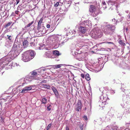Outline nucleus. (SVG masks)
Here are the masks:
<instances>
[{"mask_svg": "<svg viewBox=\"0 0 130 130\" xmlns=\"http://www.w3.org/2000/svg\"><path fill=\"white\" fill-rule=\"evenodd\" d=\"M22 51L21 46L14 44L11 50L8 53V56L13 59L17 57Z\"/></svg>", "mask_w": 130, "mask_h": 130, "instance_id": "obj_1", "label": "nucleus"}, {"mask_svg": "<svg viewBox=\"0 0 130 130\" xmlns=\"http://www.w3.org/2000/svg\"><path fill=\"white\" fill-rule=\"evenodd\" d=\"M35 55V52L32 50L27 51L22 55V59L25 62L28 61L32 59Z\"/></svg>", "mask_w": 130, "mask_h": 130, "instance_id": "obj_2", "label": "nucleus"}, {"mask_svg": "<svg viewBox=\"0 0 130 130\" xmlns=\"http://www.w3.org/2000/svg\"><path fill=\"white\" fill-rule=\"evenodd\" d=\"M115 28V26L114 25L108 24L106 25L102 30L106 35H111L114 32Z\"/></svg>", "mask_w": 130, "mask_h": 130, "instance_id": "obj_3", "label": "nucleus"}, {"mask_svg": "<svg viewBox=\"0 0 130 130\" xmlns=\"http://www.w3.org/2000/svg\"><path fill=\"white\" fill-rule=\"evenodd\" d=\"M90 34L91 36L95 38H100L103 35L101 30L98 28H95L92 30Z\"/></svg>", "mask_w": 130, "mask_h": 130, "instance_id": "obj_4", "label": "nucleus"}, {"mask_svg": "<svg viewBox=\"0 0 130 130\" xmlns=\"http://www.w3.org/2000/svg\"><path fill=\"white\" fill-rule=\"evenodd\" d=\"M128 0H109L107 1V3L109 6L115 5L117 8L119 6L121 3L126 2Z\"/></svg>", "mask_w": 130, "mask_h": 130, "instance_id": "obj_5", "label": "nucleus"}, {"mask_svg": "<svg viewBox=\"0 0 130 130\" xmlns=\"http://www.w3.org/2000/svg\"><path fill=\"white\" fill-rule=\"evenodd\" d=\"M89 11L92 12L93 17H95L98 14L102 13V12L100 9H96L94 6L91 5L90 6Z\"/></svg>", "mask_w": 130, "mask_h": 130, "instance_id": "obj_6", "label": "nucleus"}, {"mask_svg": "<svg viewBox=\"0 0 130 130\" xmlns=\"http://www.w3.org/2000/svg\"><path fill=\"white\" fill-rule=\"evenodd\" d=\"M12 59L9 56H6L5 57L3 58L2 59V63H3V66L4 65H7L8 63L10 62Z\"/></svg>", "mask_w": 130, "mask_h": 130, "instance_id": "obj_7", "label": "nucleus"}, {"mask_svg": "<svg viewBox=\"0 0 130 130\" xmlns=\"http://www.w3.org/2000/svg\"><path fill=\"white\" fill-rule=\"evenodd\" d=\"M82 103L81 100H78L77 104L75 107V110L78 111L81 110L82 108Z\"/></svg>", "mask_w": 130, "mask_h": 130, "instance_id": "obj_8", "label": "nucleus"}, {"mask_svg": "<svg viewBox=\"0 0 130 130\" xmlns=\"http://www.w3.org/2000/svg\"><path fill=\"white\" fill-rule=\"evenodd\" d=\"M81 24L87 28L88 27H90L92 25L91 21L89 20L84 21Z\"/></svg>", "mask_w": 130, "mask_h": 130, "instance_id": "obj_9", "label": "nucleus"}, {"mask_svg": "<svg viewBox=\"0 0 130 130\" xmlns=\"http://www.w3.org/2000/svg\"><path fill=\"white\" fill-rule=\"evenodd\" d=\"M80 25L78 27L79 29L80 32L82 33H84L86 31V27L83 25H82V24H80Z\"/></svg>", "mask_w": 130, "mask_h": 130, "instance_id": "obj_10", "label": "nucleus"}, {"mask_svg": "<svg viewBox=\"0 0 130 130\" xmlns=\"http://www.w3.org/2000/svg\"><path fill=\"white\" fill-rule=\"evenodd\" d=\"M27 28L26 26H25L24 28H22V30L19 32V34L17 36V37H18L21 34L22 35L24 34L27 31Z\"/></svg>", "mask_w": 130, "mask_h": 130, "instance_id": "obj_11", "label": "nucleus"}, {"mask_svg": "<svg viewBox=\"0 0 130 130\" xmlns=\"http://www.w3.org/2000/svg\"><path fill=\"white\" fill-rule=\"evenodd\" d=\"M84 54L82 53L81 54H77L76 57V58L77 59L80 61L84 58Z\"/></svg>", "mask_w": 130, "mask_h": 130, "instance_id": "obj_12", "label": "nucleus"}, {"mask_svg": "<svg viewBox=\"0 0 130 130\" xmlns=\"http://www.w3.org/2000/svg\"><path fill=\"white\" fill-rule=\"evenodd\" d=\"M24 79H25V81H31L34 79H36L35 78V77L34 76H30L29 75L27 76H26Z\"/></svg>", "mask_w": 130, "mask_h": 130, "instance_id": "obj_13", "label": "nucleus"}, {"mask_svg": "<svg viewBox=\"0 0 130 130\" xmlns=\"http://www.w3.org/2000/svg\"><path fill=\"white\" fill-rule=\"evenodd\" d=\"M17 83H18V84H22V85H20L18 86V88H19L21 86H23V85L25 83V81L24 79L22 78L18 80Z\"/></svg>", "mask_w": 130, "mask_h": 130, "instance_id": "obj_14", "label": "nucleus"}, {"mask_svg": "<svg viewBox=\"0 0 130 130\" xmlns=\"http://www.w3.org/2000/svg\"><path fill=\"white\" fill-rule=\"evenodd\" d=\"M116 112L115 110L113 109H111L108 112L109 115L111 117H113Z\"/></svg>", "mask_w": 130, "mask_h": 130, "instance_id": "obj_15", "label": "nucleus"}, {"mask_svg": "<svg viewBox=\"0 0 130 130\" xmlns=\"http://www.w3.org/2000/svg\"><path fill=\"white\" fill-rule=\"evenodd\" d=\"M52 89L55 94L56 96H57L59 94V93L57 89L55 87L53 86H52Z\"/></svg>", "mask_w": 130, "mask_h": 130, "instance_id": "obj_16", "label": "nucleus"}, {"mask_svg": "<svg viewBox=\"0 0 130 130\" xmlns=\"http://www.w3.org/2000/svg\"><path fill=\"white\" fill-rule=\"evenodd\" d=\"M12 45V43L10 41H6L5 44V46L8 48L10 47Z\"/></svg>", "mask_w": 130, "mask_h": 130, "instance_id": "obj_17", "label": "nucleus"}, {"mask_svg": "<svg viewBox=\"0 0 130 130\" xmlns=\"http://www.w3.org/2000/svg\"><path fill=\"white\" fill-rule=\"evenodd\" d=\"M123 100L125 101L126 103H128V101H130V97H128L127 95L123 97Z\"/></svg>", "mask_w": 130, "mask_h": 130, "instance_id": "obj_18", "label": "nucleus"}, {"mask_svg": "<svg viewBox=\"0 0 130 130\" xmlns=\"http://www.w3.org/2000/svg\"><path fill=\"white\" fill-rule=\"evenodd\" d=\"M51 52L50 51L45 52L44 54V57L46 58H49L51 57Z\"/></svg>", "mask_w": 130, "mask_h": 130, "instance_id": "obj_19", "label": "nucleus"}, {"mask_svg": "<svg viewBox=\"0 0 130 130\" xmlns=\"http://www.w3.org/2000/svg\"><path fill=\"white\" fill-rule=\"evenodd\" d=\"M100 99L101 100H102L101 102L102 103H104V102H105L106 101L107 99H108V98L107 96V98L106 97L104 98L103 96H101Z\"/></svg>", "mask_w": 130, "mask_h": 130, "instance_id": "obj_20", "label": "nucleus"}, {"mask_svg": "<svg viewBox=\"0 0 130 130\" xmlns=\"http://www.w3.org/2000/svg\"><path fill=\"white\" fill-rule=\"evenodd\" d=\"M28 45V42L27 40H25L23 43V46L24 48H26Z\"/></svg>", "mask_w": 130, "mask_h": 130, "instance_id": "obj_21", "label": "nucleus"}, {"mask_svg": "<svg viewBox=\"0 0 130 130\" xmlns=\"http://www.w3.org/2000/svg\"><path fill=\"white\" fill-rule=\"evenodd\" d=\"M99 1L100 2V3H99V1H98V2H97V1H95L96 6L98 9H100L101 8V7H100V3H101V1H100V0H99Z\"/></svg>", "mask_w": 130, "mask_h": 130, "instance_id": "obj_22", "label": "nucleus"}, {"mask_svg": "<svg viewBox=\"0 0 130 130\" xmlns=\"http://www.w3.org/2000/svg\"><path fill=\"white\" fill-rule=\"evenodd\" d=\"M12 22L11 21L8 22V23L5 24L4 25V28H6L10 26L12 24Z\"/></svg>", "mask_w": 130, "mask_h": 130, "instance_id": "obj_23", "label": "nucleus"}, {"mask_svg": "<svg viewBox=\"0 0 130 130\" xmlns=\"http://www.w3.org/2000/svg\"><path fill=\"white\" fill-rule=\"evenodd\" d=\"M53 54L55 56H58L60 54L59 53V52L57 50L53 51Z\"/></svg>", "mask_w": 130, "mask_h": 130, "instance_id": "obj_24", "label": "nucleus"}, {"mask_svg": "<svg viewBox=\"0 0 130 130\" xmlns=\"http://www.w3.org/2000/svg\"><path fill=\"white\" fill-rule=\"evenodd\" d=\"M109 56L108 55H107L105 56L104 57H103L104 61L106 62L108 60V59L109 58Z\"/></svg>", "mask_w": 130, "mask_h": 130, "instance_id": "obj_25", "label": "nucleus"}, {"mask_svg": "<svg viewBox=\"0 0 130 130\" xmlns=\"http://www.w3.org/2000/svg\"><path fill=\"white\" fill-rule=\"evenodd\" d=\"M44 28L43 26H41L38 27L37 29L39 31L42 32Z\"/></svg>", "mask_w": 130, "mask_h": 130, "instance_id": "obj_26", "label": "nucleus"}, {"mask_svg": "<svg viewBox=\"0 0 130 130\" xmlns=\"http://www.w3.org/2000/svg\"><path fill=\"white\" fill-rule=\"evenodd\" d=\"M91 105L90 104H89L88 105L87 107H86L84 109V110L85 111L87 109L89 110V109L90 110L91 109Z\"/></svg>", "mask_w": 130, "mask_h": 130, "instance_id": "obj_27", "label": "nucleus"}, {"mask_svg": "<svg viewBox=\"0 0 130 130\" xmlns=\"http://www.w3.org/2000/svg\"><path fill=\"white\" fill-rule=\"evenodd\" d=\"M43 20V19L42 18H41L40 19L38 23V27L41 26H42V25L41 24L42 23Z\"/></svg>", "mask_w": 130, "mask_h": 130, "instance_id": "obj_28", "label": "nucleus"}, {"mask_svg": "<svg viewBox=\"0 0 130 130\" xmlns=\"http://www.w3.org/2000/svg\"><path fill=\"white\" fill-rule=\"evenodd\" d=\"M62 65H63V64H60L54 65L53 66L54 67V69H57V68H60L61 67V66Z\"/></svg>", "mask_w": 130, "mask_h": 130, "instance_id": "obj_29", "label": "nucleus"}, {"mask_svg": "<svg viewBox=\"0 0 130 130\" xmlns=\"http://www.w3.org/2000/svg\"><path fill=\"white\" fill-rule=\"evenodd\" d=\"M119 43L122 46H124L125 45V43L123 42V41L122 40H119Z\"/></svg>", "mask_w": 130, "mask_h": 130, "instance_id": "obj_30", "label": "nucleus"}, {"mask_svg": "<svg viewBox=\"0 0 130 130\" xmlns=\"http://www.w3.org/2000/svg\"><path fill=\"white\" fill-rule=\"evenodd\" d=\"M42 86L45 88H47L48 89H50V87L49 85H47L46 84H43L42 85Z\"/></svg>", "mask_w": 130, "mask_h": 130, "instance_id": "obj_31", "label": "nucleus"}, {"mask_svg": "<svg viewBox=\"0 0 130 130\" xmlns=\"http://www.w3.org/2000/svg\"><path fill=\"white\" fill-rule=\"evenodd\" d=\"M47 99L45 98H43L42 100V103L43 104H45L47 102Z\"/></svg>", "mask_w": 130, "mask_h": 130, "instance_id": "obj_32", "label": "nucleus"}, {"mask_svg": "<svg viewBox=\"0 0 130 130\" xmlns=\"http://www.w3.org/2000/svg\"><path fill=\"white\" fill-rule=\"evenodd\" d=\"M125 93L126 94V95L130 97V91L128 90H126L125 91Z\"/></svg>", "mask_w": 130, "mask_h": 130, "instance_id": "obj_33", "label": "nucleus"}, {"mask_svg": "<svg viewBox=\"0 0 130 130\" xmlns=\"http://www.w3.org/2000/svg\"><path fill=\"white\" fill-rule=\"evenodd\" d=\"M85 78L87 80H89L90 79V78L89 77V75L87 74L85 75Z\"/></svg>", "mask_w": 130, "mask_h": 130, "instance_id": "obj_34", "label": "nucleus"}, {"mask_svg": "<svg viewBox=\"0 0 130 130\" xmlns=\"http://www.w3.org/2000/svg\"><path fill=\"white\" fill-rule=\"evenodd\" d=\"M102 4L103 8H106V7L105 2L103 1L102 2Z\"/></svg>", "mask_w": 130, "mask_h": 130, "instance_id": "obj_35", "label": "nucleus"}, {"mask_svg": "<svg viewBox=\"0 0 130 130\" xmlns=\"http://www.w3.org/2000/svg\"><path fill=\"white\" fill-rule=\"evenodd\" d=\"M31 74L32 75H33V76H34V75L36 76V75H37V72L35 71V70H34L33 71L31 72Z\"/></svg>", "mask_w": 130, "mask_h": 130, "instance_id": "obj_36", "label": "nucleus"}, {"mask_svg": "<svg viewBox=\"0 0 130 130\" xmlns=\"http://www.w3.org/2000/svg\"><path fill=\"white\" fill-rule=\"evenodd\" d=\"M70 33L72 35H74L75 34L76 31L75 30H70V31H69Z\"/></svg>", "mask_w": 130, "mask_h": 130, "instance_id": "obj_37", "label": "nucleus"}, {"mask_svg": "<svg viewBox=\"0 0 130 130\" xmlns=\"http://www.w3.org/2000/svg\"><path fill=\"white\" fill-rule=\"evenodd\" d=\"M34 21H32L30 23L28 24L26 26L27 27H30L34 23Z\"/></svg>", "mask_w": 130, "mask_h": 130, "instance_id": "obj_38", "label": "nucleus"}, {"mask_svg": "<svg viewBox=\"0 0 130 130\" xmlns=\"http://www.w3.org/2000/svg\"><path fill=\"white\" fill-rule=\"evenodd\" d=\"M25 87V88L26 89H27V90H28V91L31 90L32 88L31 87L29 86H26Z\"/></svg>", "mask_w": 130, "mask_h": 130, "instance_id": "obj_39", "label": "nucleus"}, {"mask_svg": "<svg viewBox=\"0 0 130 130\" xmlns=\"http://www.w3.org/2000/svg\"><path fill=\"white\" fill-rule=\"evenodd\" d=\"M51 105H49L48 106H47V110H49L50 111L51 110Z\"/></svg>", "mask_w": 130, "mask_h": 130, "instance_id": "obj_40", "label": "nucleus"}, {"mask_svg": "<svg viewBox=\"0 0 130 130\" xmlns=\"http://www.w3.org/2000/svg\"><path fill=\"white\" fill-rule=\"evenodd\" d=\"M26 91H27V89H26V88H25V87L24 88H23V89L22 90V91H21V92H22V93H24Z\"/></svg>", "mask_w": 130, "mask_h": 130, "instance_id": "obj_41", "label": "nucleus"}, {"mask_svg": "<svg viewBox=\"0 0 130 130\" xmlns=\"http://www.w3.org/2000/svg\"><path fill=\"white\" fill-rule=\"evenodd\" d=\"M51 125H52L51 124H50L48 125L47 127V130H48L50 129V128L51 127Z\"/></svg>", "mask_w": 130, "mask_h": 130, "instance_id": "obj_42", "label": "nucleus"}, {"mask_svg": "<svg viewBox=\"0 0 130 130\" xmlns=\"http://www.w3.org/2000/svg\"><path fill=\"white\" fill-rule=\"evenodd\" d=\"M59 5V3L58 2H57L56 4H55L54 5V6L55 7H57Z\"/></svg>", "mask_w": 130, "mask_h": 130, "instance_id": "obj_43", "label": "nucleus"}, {"mask_svg": "<svg viewBox=\"0 0 130 130\" xmlns=\"http://www.w3.org/2000/svg\"><path fill=\"white\" fill-rule=\"evenodd\" d=\"M1 118V120L0 121H1V122L3 123L4 122V119L2 117H0Z\"/></svg>", "mask_w": 130, "mask_h": 130, "instance_id": "obj_44", "label": "nucleus"}, {"mask_svg": "<svg viewBox=\"0 0 130 130\" xmlns=\"http://www.w3.org/2000/svg\"><path fill=\"white\" fill-rule=\"evenodd\" d=\"M7 36H8V39L10 41L12 39V37L11 36H9L8 35Z\"/></svg>", "mask_w": 130, "mask_h": 130, "instance_id": "obj_45", "label": "nucleus"}, {"mask_svg": "<svg viewBox=\"0 0 130 130\" xmlns=\"http://www.w3.org/2000/svg\"><path fill=\"white\" fill-rule=\"evenodd\" d=\"M51 66H53L51 65V66H46V67H48V68H47L46 69H50L51 68L50 67H51Z\"/></svg>", "mask_w": 130, "mask_h": 130, "instance_id": "obj_46", "label": "nucleus"}, {"mask_svg": "<svg viewBox=\"0 0 130 130\" xmlns=\"http://www.w3.org/2000/svg\"><path fill=\"white\" fill-rule=\"evenodd\" d=\"M112 20L113 22L114 21V22H115V24H117L116 23H117V21H116V20L115 19H112Z\"/></svg>", "mask_w": 130, "mask_h": 130, "instance_id": "obj_47", "label": "nucleus"}, {"mask_svg": "<svg viewBox=\"0 0 130 130\" xmlns=\"http://www.w3.org/2000/svg\"><path fill=\"white\" fill-rule=\"evenodd\" d=\"M83 117L85 119V120H87V117L86 116H84Z\"/></svg>", "mask_w": 130, "mask_h": 130, "instance_id": "obj_48", "label": "nucleus"}, {"mask_svg": "<svg viewBox=\"0 0 130 130\" xmlns=\"http://www.w3.org/2000/svg\"><path fill=\"white\" fill-rule=\"evenodd\" d=\"M110 92L112 94H113L115 93V91L113 90H111Z\"/></svg>", "mask_w": 130, "mask_h": 130, "instance_id": "obj_49", "label": "nucleus"}, {"mask_svg": "<svg viewBox=\"0 0 130 130\" xmlns=\"http://www.w3.org/2000/svg\"><path fill=\"white\" fill-rule=\"evenodd\" d=\"M19 12V11L18 10H16L15 11V13L18 14Z\"/></svg>", "mask_w": 130, "mask_h": 130, "instance_id": "obj_50", "label": "nucleus"}, {"mask_svg": "<svg viewBox=\"0 0 130 130\" xmlns=\"http://www.w3.org/2000/svg\"><path fill=\"white\" fill-rule=\"evenodd\" d=\"M80 128L81 130H83V125H80Z\"/></svg>", "mask_w": 130, "mask_h": 130, "instance_id": "obj_51", "label": "nucleus"}, {"mask_svg": "<svg viewBox=\"0 0 130 130\" xmlns=\"http://www.w3.org/2000/svg\"><path fill=\"white\" fill-rule=\"evenodd\" d=\"M81 76L83 78H84L85 77L84 75L83 74H81Z\"/></svg>", "mask_w": 130, "mask_h": 130, "instance_id": "obj_52", "label": "nucleus"}, {"mask_svg": "<svg viewBox=\"0 0 130 130\" xmlns=\"http://www.w3.org/2000/svg\"><path fill=\"white\" fill-rule=\"evenodd\" d=\"M20 0H16V1L17 2L16 4H18L19 3Z\"/></svg>", "mask_w": 130, "mask_h": 130, "instance_id": "obj_53", "label": "nucleus"}, {"mask_svg": "<svg viewBox=\"0 0 130 130\" xmlns=\"http://www.w3.org/2000/svg\"><path fill=\"white\" fill-rule=\"evenodd\" d=\"M50 27V25L49 24H48L46 25V27L48 28H49Z\"/></svg>", "mask_w": 130, "mask_h": 130, "instance_id": "obj_54", "label": "nucleus"}, {"mask_svg": "<svg viewBox=\"0 0 130 130\" xmlns=\"http://www.w3.org/2000/svg\"><path fill=\"white\" fill-rule=\"evenodd\" d=\"M3 5L0 6V11H2V9L3 8Z\"/></svg>", "mask_w": 130, "mask_h": 130, "instance_id": "obj_55", "label": "nucleus"}, {"mask_svg": "<svg viewBox=\"0 0 130 130\" xmlns=\"http://www.w3.org/2000/svg\"><path fill=\"white\" fill-rule=\"evenodd\" d=\"M122 87L121 88V89H122V91H123V92L125 91H125L126 90H125V89H122Z\"/></svg>", "mask_w": 130, "mask_h": 130, "instance_id": "obj_56", "label": "nucleus"}, {"mask_svg": "<svg viewBox=\"0 0 130 130\" xmlns=\"http://www.w3.org/2000/svg\"><path fill=\"white\" fill-rule=\"evenodd\" d=\"M66 130H69V127L68 126H66Z\"/></svg>", "mask_w": 130, "mask_h": 130, "instance_id": "obj_57", "label": "nucleus"}, {"mask_svg": "<svg viewBox=\"0 0 130 130\" xmlns=\"http://www.w3.org/2000/svg\"><path fill=\"white\" fill-rule=\"evenodd\" d=\"M127 113H129V109H128V110L127 111Z\"/></svg>", "mask_w": 130, "mask_h": 130, "instance_id": "obj_58", "label": "nucleus"}, {"mask_svg": "<svg viewBox=\"0 0 130 130\" xmlns=\"http://www.w3.org/2000/svg\"><path fill=\"white\" fill-rule=\"evenodd\" d=\"M9 30V29H6L5 30L6 32H8Z\"/></svg>", "mask_w": 130, "mask_h": 130, "instance_id": "obj_59", "label": "nucleus"}, {"mask_svg": "<svg viewBox=\"0 0 130 130\" xmlns=\"http://www.w3.org/2000/svg\"><path fill=\"white\" fill-rule=\"evenodd\" d=\"M107 43H109V44H110V43L113 44V42H107Z\"/></svg>", "mask_w": 130, "mask_h": 130, "instance_id": "obj_60", "label": "nucleus"}, {"mask_svg": "<svg viewBox=\"0 0 130 130\" xmlns=\"http://www.w3.org/2000/svg\"><path fill=\"white\" fill-rule=\"evenodd\" d=\"M112 130H117V129L114 128Z\"/></svg>", "mask_w": 130, "mask_h": 130, "instance_id": "obj_61", "label": "nucleus"}, {"mask_svg": "<svg viewBox=\"0 0 130 130\" xmlns=\"http://www.w3.org/2000/svg\"><path fill=\"white\" fill-rule=\"evenodd\" d=\"M45 80H44V81L43 80V81H42L41 82V83H45Z\"/></svg>", "mask_w": 130, "mask_h": 130, "instance_id": "obj_62", "label": "nucleus"}, {"mask_svg": "<svg viewBox=\"0 0 130 130\" xmlns=\"http://www.w3.org/2000/svg\"><path fill=\"white\" fill-rule=\"evenodd\" d=\"M126 31H127L128 30V28H126Z\"/></svg>", "mask_w": 130, "mask_h": 130, "instance_id": "obj_63", "label": "nucleus"}, {"mask_svg": "<svg viewBox=\"0 0 130 130\" xmlns=\"http://www.w3.org/2000/svg\"><path fill=\"white\" fill-rule=\"evenodd\" d=\"M129 18H130V14H129Z\"/></svg>", "mask_w": 130, "mask_h": 130, "instance_id": "obj_64", "label": "nucleus"}]
</instances>
